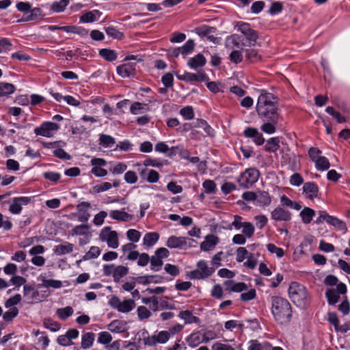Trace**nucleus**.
<instances>
[{"mask_svg": "<svg viewBox=\"0 0 350 350\" xmlns=\"http://www.w3.org/2000/svg\"><path fill=\"white\" fill-rule=\"evenodd\" d=\"M277 98L273 94L262 90L258 96L256 111L261 120L278 118Z\"/></svg>", "mask_w": 350, "mask_h": 350, "instance_id": "f257e3e1", "label": "nucleus"}, {"mask_svg": "<svg viewBox=\"0 0 350 350\" xmlns=\"http://www.w3.org/2000/svg\"><path fill=\"white\" fill-rule=\"evenodd\" d=\"M271 313L275 321L280 325H287L293 317L292 306L289 301L280 296L271 298Z\"/></svg>", "mask_w": 350, "mask_h": 350, "instance_id": "f03ea898", "label": "nucleus"}, {"mask_svg": "<svg viewBox=\"0 0 350 350\" xmlns=\"http://www.w3.org/2000/svg\"><path fill=\"white\" fill-rule=\"evenodd\" d=\"M288 295L293 303L301 309H306L310 305L311 296L303 284L292 282L288 288Z\"/></svg>", "mask_w": 350, "mask_h": 350, "instance_id": "7ed1b4c3", "label": "nucleus"}, {"mask_svg": "<svg viewBox=\"0 0 350 350\" xmlns=\"http://www.w3.org/2000/svg\"><path fill=\"white\" fill-rule=\"evenodd\" d=\"M16 7L19 12L24 13L23 18L17 22L37 21L43 16L42 10L39 8H31V5L29 2H18Z\"/></svg>", "mask_w": 350, "mask_h": 350, "instance_id": "20e7f679", "label": "nucleus"}, {"mask_svg": "<svg viewBox=\"0 0 350 350\" xmlns=\"http://www.w3.org/2000/svg\"><path fill=\"white\" fill-rule=\"evenodd\" d=\"M259 175L256 168L247 169L239 177L238 183L241 187L249 188L258 180Z\"/></svg>", "mask_w": 350, "mask_h": 350, "instance_id": "39448f33", "label": "nucleus"}, {"mask_svg": "<svg viewBox=\"0 0 350 350\" xmlns=\"http://www.w3.org/2000/svg\"><path fill=\"white\" fill-rule=\"evenodd\" d=\"M170 252L165 247L157 249L154 254L150 258V269L154 271H159L161 269L163 264V260L169 256Z\"/></svg>", "mask_w": 350, "mask_h": 350, "instance_id": "423d86ee", "label": "nucleus"}, {"mask_svg": "<svg viewBox=\"0 0 350 350\" xmlns=\"http://www.w3.org/2000/svg\"><path fill=\"white\" fill-rule=\"evenodd\" d=\"M347 293V286L342 283L340 282L337 284L335 288H329L325 292V297L327 299L329 305H335L340 298V295H345Z\"/></svg>", "mask_w": 350, "mask_h": 350, "instance_id": "0eeeda50", "label": "nucleus"}, {"mask_svg": "<svg viewBox=\"0 0 350 350\" xmlns=\"http://www.w3.org/2000/svg\"><path fill=\"white\" fill-rule=\"evenodd\" d=\"M59 129V125L52 122H44L40 126L35 128L34 133L36 135L46 137H51L53 132Z\"/></svg>", "mask_w": 350, "mask_h": 350, "instance_id": "6e6552de", "label": "nucleus"}, {"mask_svg": "<svg viewBox=\"0 0 350 350\" xmlns=\"http://www.w3.org/2000/svg\"><path fill=\"white\" fill-rule=\"evenodd\" d=\"M31 200V197L27 196L16 197L12 198V203L9 207L10 212L14 215L20 214L21 213L23 206L29 204Z\"/></svg>", "mask_w": 350, "mask_h": 350, "instance_id": "1a4fd4ad", "label": "nucleus"}, {"mask_svg": "<svg viewBox=\"0 0 350 350\" xmlns=\"http://www.w3.org/2000/svg\"><path fill=\"white\" fill-rule=\"evenodd\" d=\"M271 217L276 221H288L291 219V213L282 207L278 206L271 211Z\"/></svg>", "mask_w": 350, "mask_h": 350, "instance_id": "9d476101", "label": "nucleus"}, {"mask_svg": "<svg viewBox=\"0 0 350 350\" xmlns=\"http://www.w3.org/2000/svg\"><path fill=\"white\" fill-rule=\"evenodd\" d=\"M193 241L191 239L183 237L170 236L166 242V246L170 248L183 249L187 245V241Z\"/></svg>", "mask_w": 350, "mask_h": 350, "instance_id": "9b49d317", "label": "nucleus"}, {"mask_svg": "<svg viewBox=\"0 0 350 350\" xmlns=\"http://www.w3.org/2000/svg\"><path fill=\"white\" fill-rule=\"evenodd\" d=\"M303 193L309 200H314L318 197L319 187L314 182H306L303 186Z\"/></svg>", "mask_w": 350, "mask_h": 350, "instance_id": "f8f14e48", "label": "nucleus"}, {"mask_svg": "<svg viewBox=\"0 0 350 350\" xmlns=\"http://www.w3.org/2000/svg\"><path fill=\"white\" fill-rule=\"evenodd\" d=\"M243 134L246 137L253 138L254 143L258 146L262 145L265 142L262 134L259 133L256 128L247 127L244 130Z\"/></svg>", "mask_w": 350, "mask_h": 350, "instance_id": "ddd939ff", "label": "nucleus"}, {"mask_svg": "<svg viewBox=\"0 0 350 350\" xmlns=\"http://www.w3.org/2000/svg\"><path fill=\"white\" fill-rule=\"evenodd\" d=\"M219 239L214 234H208L200 244V249L204 252L213 250L219 243Z\"/></svg>", "mask_w": 350, "mask_h": 350, "instance_id": "4468645a", "label": "nucleus"}, {"mask_svg": "<svg viewBox=\"0 0 350 350\" xmlns=\"http://www.w3.org/2000/svg\"><path fill=\"white\" fill-rule=\"evenodd\" d=\"M139 175L143 180H146L150 183H155L159 180V174L154 170L148 168L142 169L139 171Z\"/></svg>", "mask_w": 350, "mask_h": 350, "instance_id": "2eb2a0df", "label": "nucleus"}, {"mask_svg": "<svg viewBox=\"0 0 350 350\" xmlns=\"http://www.w3.org/2000/svg\"><path fill=\"white\" fill-rule=\"evenodd\" d=\"M103 15V13L98 10H94L92 11L83 13L79 18L80 23H90L97 21Z\"/></svg>", "mask_w": 350, "mask_h": 350, "instance_id": "dca6fc26", "label": "nucleus"}, {"mask_svg": "<svg viewBox=\"0 0 350 350\" xmlns=\"http://www.w3.org/2000/svg\"><path fill=\"white\" fill-rule=\"evenodd\" d=\"M116 70L117 73L122 77H129L135 73V64L133 63L124 64L118 66Z\"/></svg>", "mask_w": 350, "mask_h": 350, "instance_id": "f3484780", "label": "nucleus"}, {"mask_svg": "<svg viewBox=\"0 0 350 350\" xmlns=\"http://www.w3.org/2000/svg\"><path fill=\"white\" fill-rule=\"evenodd\" d=\"M265 123L261 125L260 129L268 134H273L275 132V126L278 124V118H269L267 120H262Z\"/></svg>", "mask_w": 350, "mask_h": 350, "instance_id": "a211bd4d", "label": "nucleus"}, {"mask_svg": "<svg viewBox=\"0 0 350 350\" xmlns=\"http://www.w3.org/2000/svg\"><path fill=\"white\" fill-rule=\"evenodd\" d=\"M185 341L187 342V345L191 348H195L202 342H204L202 334L201 333L200 331L193 332L185 338Z\"/></svg>", "mask_w": 350, "mask_h": 350, "instance_id": "6ab92c4d", "label": "nucleus"}, {"mask_svg": "<svg viewBox=\"0 0 350 350\" xmlns=\"http://www.w3.org/2000/svg\"><path fill=\"white\" fill-rule=\"evenodd\" d=\"M241 37L238 34H232L228 36L226 39V47L227 49H233L234 48H240L244 46V43H241Z\"/></svg>", "mask_w": 350, "mask_h": 350, "instance_id": "aec40b11", "label": "nucleus"}, {"mask_svg": "<svg viewBox=\"0 0 350 350\" xmlns=\"http://www.w3.org/2000/svg\"><path fill=\"white\" fill-rule=\"evenodd\" d=\"M74 245L69 242H64L63 244L55 245L53 248V253L57 256L70 254L73 251Z\"/></svg>", "mask_w": 350, "mask_h": 350, "instance_id": "412c9836", "label": "nucleus"}, {"mask_svg": "<svg viewBox=\"0 0 350 350\" xmlns=\"http://www.w3.org/2000/svg\"><path fill=\"white\" fill-rule=\"evenodd\" d=\"M256 204L260 206H268L271 202V198L269 193L265 191L256 192Z\"/></svg>", "mask_w": 350, "mask_h": 350, "instance_id": "4be33fe9", "label": "nucleus"}, {"mask_svg": "<svg viewBox=\"0 0 350 350\" xmlns=\"http://www.w3.org/2000/svg\"><path fill=\"white\" fill-rule=\"evenodd\" d=\"M206 63V59L204 56L201 53H198L188 60L187 65L192 69H197L204 66Z\"/></svg>", "mask_w": 350, "mask_h": 350, "instance_id": "5701e85b", "label": "nucleus"}, {"mask_svg": "<svg viewBox=\"0 0 350 350\" xmlns=\"http://www.w3.org/2000/svg\"><path fill=\"white\" fill-rule=\"evenodd\" d=\"M38 280L42 282V286L47 288H60L62 286V281L53 279L48 280L42 275H40Z\"/></svg>", "mask_w": 350, "mask_h": 350, "instance_id": "b1692460", "label": "nucleus"}, {"mask_svg": "<svg viewBox=\"0 0 350 350\" xmlns=\"http://www.w3.org/2000/svg\"><path fill=\"white\" fill-rule=\"evenodd\" d=\"M126 323L124 321L114 320L107 325V328L111 332L122 333L126 331Z\"/></svg>", "mask_w": 350, "mask_h": 350, "instance_id": "393cba45", "label": "nucleus"}, {"mask_svg": "<svg viewBox=\"0 0 350 350\" xmlns=\"http://www.w3.org/2000/svg\"><path fill=\"white\" fill-rule=\"evenodd\" d=\"M110 217L113 219L121 221H129L132 220L133 215L123 211L113 210L109 213Z\"/></svg>", "mask_w": 350, "mask_h": 350, "instance_id": "a878e982", "label": "nucleus"}, {"mask_svg": "<svg viewBox=\"0 0 350 350\" xmlns=\"http://www.w3.org/2000/svg\"><path fill=\"white\" fill-rule=\"evenodd\" d=\"M23 295L29 301L28 303H33L34 300L37 299L39 295L38 291L34 289V287L31 285H25L23 287Z\"/></svg>", "mask_w": 350, "mask_h": 350, "instance_id": "bb28decb", "label": "nucleus"}, {"mask_svg": "<svg viewBox=\"0 0 350 350\" xmlns=\"http://www.w3.org/2000/svg\"><path fill=\"white\" fill-rule=\"evenodd\" d=\"M95 334L92 332H85L81 337V348L83 349H90L94 343Z\"/></svg>", "mask_w": 350, "mask_h": 350, "instance_id": "cd10ccee", "label": "nucleus"}, {"mask_svg": "<svg viewBox=\"0 0 350 350\" xmlns=\"http://www.w3.org/2000/svg\"><path fill=\"white\" fill-rule=\"evenodd\" d=\"M159 233L154 232H148L144 235L143 239V243L148 247H152L159 240Z\"/></svg>", "mask_w": 350, "mask_h": 350, "instance_id": "c85d7f7f", "label": "nucleus"}, {"mask_svg": "<svg viewBox=\"0 0 350 350\" xmlns=\"http://www.w3.org/2000/svg\"><path fill=\"white\" fill-rule=\"evenodd\" d=\"M282 159L285 160L284 162L289 165V168L291 170L295 171L297 170V167L299 164L298 156H297L296 154H285L282 156Z\"/></svg>", "mask_w": 350, "mask_h": 350, "instance_id": "c756f323", "label": "nucleus"}, {"mask_svg": "<svg viewBox=\"0 0 350 350\" xmlns=\"http://www.w3.org/2000/svg\"><path fill=\"white\" fill-rule=\"evenodd\" d=\"M178 317L183 319L186 324L197 323L200 321V319L193 316L191 311L183 310L180 311L178 314Z\"/></svg>", "mask_w": 350, "mask_h": 350, "instance_id": "7c9ffc66", "label": "nucleus"}, {"mask_svg": "<svg viewBox=\"0 0 350 350\" xmlns=\"http://www.w3.org/2000/svg\"><path fill=\"white\" fill-rule=\"evenodd\" d=\"M135 306V301L132 299L124 300V301H121L119 305H116L115 308H117L118 310L120 312L126 313L131 311Z\"/></svg>", "mask_w": 350, "mask_h": 350, "instance_id": "2f4dec72", "label": "nucleus"}, {"mask_svg": "<svg viewBox=\"0 0 350 350\" xmlns=\"http://www.w3.org/2000/svg\"><path fill=\"white\" fill-rule=\"evenodd\" d=\"M299 215L301 218L302 221L308 224L311 222L313 217L315 215V211L309 207H305L300 212Z\"/></svg>", "mask_w": 350, "mask_h": 350, "instance_id": "473e14b6", "label": "nucleus"}, {"mask_svg": "<svg viewBox=\"0 0 350 350\" xmlns=\"http://www.w3.org/2000/svg\"><path fill=\"white\" fill-rule=\"evenodd\" d=\"M122 345L124 348H128L129 347L133 345V342L122 341L121 340H117L113 341L112 343H110L109 345L105 347L107 350H121L120 348Z\"/></svg>", "mask_w": 350, "mask_h": 350, "instance_id": "72a5a7b5", "label": "nucleus"}, {"mask_svg": "<svg viewBox=\"0 0 350 350\" xmlns=\"http://www.w3.org/2000/svg\"><path fill=\"white\" fill-rule=\"evenodd\" d=\"M99 55L109 62H113L117 59V53L116 51L109 49H100L99 51Z\"/></svg>", "mask_w": 350, "mask_h": 350, "instance_id": "f704fd0d", "label": "nucleus"}, {"mask_svg": "<svg viewBox=\"0 0 350 350\" xmlns=\"http://www.w3.org/2000/svg\"><path fill=\"white\" fill-rule=\"evenodd\" d=\"M129 273V268L123 265H119L115 267L113 273V280L116 282H120V279Z\"/></svg>", "mask_w": 350, "mask_h": 350, "instance_id": "c9c22d12", "label": "nucleus"}, {"mask_svg": "<svg viewBox=\"0 0 350 350\" xmlns=\"http://www.w3.org/2000/svg\"><path fill=\"white\" fill-rule=\"evenodd\" d=\"M278 137H271L267 140L265 149L269 152H275L280 148Z\"/></svg>", "mask_w": 350, "mask_h": 350, "instance_id": "e433bc0d", "label": "nucleus"}, {"mask_svg": "<svg viewBox=\"0 0 350 350\" xmlns=\"http://www.w3.org/2000/svg\"><path fill=\"white\" fill-rule=\"evenodd\" d=\"M15 87L7 82H0V96H5L14 93Z\"/></svg>", "mask_w": 350, "mask_h": 350, "instance_id": "4c0bfd02", "label": "nucleus"}, {"mask_svg": "<svg viewBox=\"0 0 350 350\" xmlns=\"http://www.w3.org/2000/svg\"><path fill=\"white\" fill-rule=\"evenodd\" d=\"M43 325L46 329L51 332H55L60 329L61 325L50 318H45L43 321Z\"/></svg>", "mask_w": 350, "mask_h": 350, "instance_id": "58836bf2", "label": "nucleus"}, {"mask_svg": "<svg viewBox=\"0 0 350 350\" xmlns=\"http://www.w3.org/2000/svg\"><path fill=\"white\" fill-rule=\"evenodd\" d=\"M314 163L316 168L319 171L327 170L330 166L329 160L323 156L319 157Z\"/></svg>", "mask_w": 350, "mask_h": 350, "instance_id": "ea45409f", "label": "nucleus"}, {"mask_svg": "<svg viewBox=\"0 0 350 350\" xmlns=\"http://www.w3.org/2000/svg\"><path fill=\"white\" fill-rule=\"evenodd\" d=\"M327 223L329 224L334 226V227H336L337 229H338L340 230L345 231L347 230L346 224L344 221H342V220L339 219L338 218L333 217V216H331V217L327 216Z\"/></svg>", "mask_w": 350, "mask_h": 350, "instance_id": "a19ab883", "label": "nucleus"}, {"mask_svg": "<svg viewBox=\"0 0 350 350\" xmlns=\"http://www.w3.org/2000/svg\"><path fill=\"white\" fill-rule=\"evenodd\" d=\"M112 336L108 332H101L98 334L97 342L105 347L109 345L112 341Z\"/></svg>", "mask_w": 350, "mask_h": 350, "instance_id": "79ce46f5", "label": "nucleus"}, {"mask_svg": "<svg viewBox=\"0 0 350 350\" xmlns=\"http://www.w3.org/2000/svg\"><path fill=\"white\" fill-rule=\"evenodd\" d=\"M194 46V41L191 39H189L185 43L183 46L179 47L180 49L181 55L183 56V57H185L187 55L190 54L193 51Z\"/></svg>", "mask_w": 350, "mask_h": 350, "instance_id": "37998d69", "label": "nucleus"}, {"mask_svg": "<svg viewBox=\"0 0 350 350\" xmlns=\"http://www.w3.org/2000/svg\"><path fill=\"white\" fill-rule=\"evenodd\" d=\"M207 79L208 77L204 72H200L197 74L187 72V82L204 81Z\"/></svg>", "mask_w": 350, "mask_h": 350, "instance_id": "c03bdc74", "label": "nucleus"}, {"mask_svg": "<svg viewBox=\"0 0 350 350\" xmlns=\"http://www.w3.org/2000/svg\"><path fill=\"white\" fill-rule=\"evenodd\" d=\"M69 3V0H59L55 1L51 6V10L54 12H62L64 11Z\"/></svg>", "mask_w": 350, "mask_h": 350, "instance_id": "a18cd8bd", "label": "nucleus"}, {"mask_svg": "<svg viewBox=\"0 0 350 350\" xmlns=\"http://www.w3.org/2000/svg\"><path fill=\"white\" fill-rule=\"evenodd\" d=\"M74 312L73 308L70 306L59 308L57 310L56 313L57 316L62 320H66L71 317Z\"/></svg>", "mask_w": 350, "mask_h": 350, "instance_id": "49530a36", "label": "nucleus"}, {"mask_svg": "<svg viewBox=\"0 0 350 350\" xmlns=\"http://www.w3.org/2000/svg\"><path fill=\"white\" fill-rule=\"evenodd\" d=\"M197 267L200 272L202 273L206 278H208L212 275L214 271L213 269L208 267L205 260H200L197 264Z\"/></svg>", "mask_w": 350, "mask_h": 350, "instance_id": "de8ad7c7", "label": "nucleus"}, {"mask_svg": "<svg viewBox=\"0 0 350 350\" xmlns=\"http://www.w3.org/2000/svg\"><path fill=\"white\" fill-rule=\"evenodd\" d=\"M245 39L247 42V46H255L257 40L258 39V34L256 31L252 29L247 33L244 34Z\"/></svg>", "mask_w": 350, "mask_h": 350, "instance_id": "09e8293b", "label": "nucleus"}, {"mask_svg": "<svg viewBox=\"0 0 350 350\" xmlns=\"http://www.w3.org/2000/svg\"><path fill=\"white\" fill-rule=\"evenodd\" d=\"M106 241L109 247L113 249L117 248L119 245L117 232L116 231H111L108 234Z\"/></svg>", "mask_w": 350, "mask_h": 350, "instance_id": "8fccbe9b", "label": "nucleus"}, {"mask_svg": "<svg viewBox=\"0 0 350 350\" xmlns=\"http://www.w3.org/2000/svg\"><path fill=\"white\" fill-rule=\"evenodd\" d=\"M100 254V250L98 247L92 246L90 250L83 256V260H88L97 258Z\"/></svg>", "mask_w": 350, "mask_h": 350, "instance_id": "3c124183", "label": "nucleus"}, {"mask_svg": "<svg viewBox=\"0 0 350 350\" xmlns=\"http://www.w3.org/2000/svg\"><path fill=\"white\" fill-rule=\"evenodd\" d=\"M99 141L100 144L106 148L112 146L116 142L113 137L105 134L100 135Z\"/></svg>", "mask_w": 350, "mask_h": 350, "instance_id": "603ef678", "label": "nucleus"}, {"mask_svg": "<svg viewBox=\"0 0 350 350\" xmlns=\"http://www.w3.org/2000/svg\"><path fill=\"white\" fill-rule=\"evenodd\" d=\"M245 57L251 62H256L260 59V55H258V51L254 49H247L245 50Z\"/></svg>", "mask_w": 350, "mask_h": 350, "instance_id": "864d4df0", "label": "nucleus"}, {"mask_svg": "<svg viewBox=\"0 0 350 350\" xmlns=\"http://www.w3.org/2000/svg\"><path fill=\"white\" fill-rule=\"evenodd\" d=\"M106 33L111 38L117 40H121L124 38L123 33L119 31L113 27H107L105 28Z\"/></svg>", "mask_w": 350, "mask_h": 350, "instance_id": "5fc2aeb1", "label": "nucleus"}, {"mask_svg": "<svg viewBox=\"0 0 350 350\" xmlns=\"http://www.w3.org/2000/svg\"><path fill=\"white\" fill-rule=\"evenodd\" d=\"M18 309L16 307H13L3 314V319L7 322L12 321L13 319L18 314Z\"/></svg>", "mask_w": 350, "mask_h": 350, "instance_id": "6e6d98bb", "label": "nucleus"}, {"mask_svg": "<svg viewBox=\"0 0 350 350\" xmlns=\"http://www.w3.org/2000/svg\"><path fill=\"white\" fill-rule=\"evenodd\" d=\"M229 59L231 62L238 64L243 61L242 51L239 50H234L229 55Z\"/></svg>", "mask_w": 350, "mask_h": 350, "instance_id": "4d7b16f0", "label": "nucleus"}, {"mask_svg": "<svg viewBox=\"0 0 350 350\" xmlns=\"http://www.w3.org/2000/svg\"><path fill=\"white\" fill-rule=\"evenodd\" d=\"M89 228L90 226L88 224L76 226L72 229V234L73 235H85Z\"/></svg>", "mask_w": 350, "mask_h": 350, "instance_id": "13d9d810", "label": "nucleus"}, {"mask_svg": "<svg viewBox=\"0 0 350 350\" xmlns=\"http://www.w3.org/2000/svg\"><path fill=\"white\" fill-rule=\"evenodd\" d=\"M327 320L329 323L334 326V329L336 332L342 331L341 327L339 326V320L335 312H329Z\"/></svg>", "mask_w": 350, "mask_h": 350, "instance_id": "bf43d9fd", "label": "nucleus"}, {"mask_svg": "<svg viewBox=\"0 0 350 350\" xmlns=\"http://www.w3.org/2000/svg\"><path fill=\"white\" fill-rule=\"evenodd\" d=\"M255 231L254 225L250 222H244L242 232L245 237L250 238L253 236Z\"/></svg>", "mask_w": 350, "mask_h": 350, "instance_id": "052dcab7", "label": "nucleus"}, {"mask_svg": "<svg viewBox=\"0 0 350 350\" xmlns=\"http://www.w3.org/2000/svg\"><path fill=\"white\" fill-rule=\"evenodd\" d=\"M250 253L246 250L245 247H240L237 250L236 260L239 262H243L247 258Z\"/></svg>", "mask_w": 350, "mask_h": 350, "instance_id": "680f3d73", "label": "nucleus"}, {"mask_svg": "<svg viewBox=\"0 0 350 350\" xmlns=\"http://www.w3.org/2000/svg\"><path fill=\"white\" fill-rule=\"evenodd\" d=\"M21 301V295L20 294H16L13 297L9 298L5 303V306L7 308H12L15 305L19 304Z\"/></svg>", "mask_w": 350, "mask_h": 350, "instance_id": "e2e57ef3", "label": "nucleus"}, {"mask_svg": "<svg viewBox=\"0 0 350 350\" xmlns=\"http://www.w3.org/2000/svg\"><path fill=\"white\" fill-rule=\"evenodd\" d=\"M203 187L205 189L206 193H214L216 191V184L213 180H206L203 184Z\"/></svg>", "mask_w": 350, "mask_h": 350, "instance_id": "0e129e2a", "label": "nucleus"}, {"mask_svg": "<svg viewBox=\"0 0 350 350\" xmlns=\"http://www.w3.org/2000/svg\"><path fill=\"white\" fill-rule=\"evenodd\" d=\"M170 338V332L167 331H161L156 334V340L159 344L166 343Z\"/></svg>", "mask_w": 350, "mask_h": 350, "instance_id": "69168bd1", "label": "nucleus"}, {"mask_svg": "<svg viewBox=\"0 0 350 350\" xmlns=\"http://www.w3.org/2000/svg\"><path fill=\"white\" fill-rule=\"evenodd\" d=\"M126 236L129 240L132 242H137L141 237V233L135 229H129L126 232Z\"/></svg>", "mask_w": 350, "mask_h": 350, "instance_id": "338daca9", "label": "nucleus"}, {"mask_svg": "<svg viewBox=\"0 0 350 350\" xmlns=\"http://www.w3.org/2000/svg\"><path fill=\"white\" fill-rule=\"evenodd\" d=\"M137 314L140 320H144L149 318L151 312L146 306H141L137 308Z\"/></svg>", "mask_w": 350, "mask_h": 350, "instance_id": "774afa93", "label": "nucleus"}]
</instances>
